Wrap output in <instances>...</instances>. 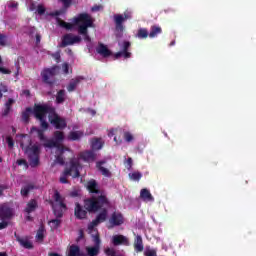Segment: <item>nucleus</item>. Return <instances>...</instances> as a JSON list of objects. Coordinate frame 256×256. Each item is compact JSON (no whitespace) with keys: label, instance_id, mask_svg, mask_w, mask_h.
<instances>
[{"label":"nucleus","instance_id":"obj_1","mask_svg":"<svg viewBox=\"0 0 256 256\" xmlns=\"http://www.w3.org/2000/svg\"><path fill=\"white\" fill-rule=\"evenodd\" d=\"M35 115L37 121L40 122L41 129H43L44 131H47V129H49L47 115L49 122L51 123V125H53V127H55V129L67 128V120L59 116V114L57 113V109L49 103H46V106H36Z\"/></svg>","mask_w":256,"mask_h":256},{"label":"nucleus","instance_id":"obj_2","mask_svg":"<svg viewBox=\"0 0 256 256\" xmlns=\"http://www.w3.org/2000/svg\"><path fill=\"white\" fill-rule=\"evenodd\" d=\"M105 205H109V201L106 196L101 195L98 197H92L84 201L85 209H83V206L77 202L75 204L74 215L76 219H85V217H87V211L89 213H97V211L102 209V207H105Z\"/></svg>","mask_w":256,"mask_h":256},{"label":"nucleus","instance_id":"obj_3","mask_svg":"<svg viewBox=\"0 0 256 256\" xmlns=\"http://www.w3.org/2000/svg\"><path fill=\"white\" fill-rule=\"evenodd\" d=\"M73 25L78 27L79 35H83L84 41L91 43V36H89V27H93V20L91 15L87 13H80L73 18Z\"/></svg>","mask_w":256,"mask_h":256},{"label":"nucleus","instance_id":"obj_4","mask_svg":"<svg viewBox=\"0 0 256 256\" xmlns=\"http://www.w3.org/2000/svg\"><path fill=\"white\" fill-rule=\"evenodd\" d=\"M63 141H65V133L61 131H55L54 140H46V142L43 143L42 145L46 149H53L54 147H56L57 149H60L61 153H63L64 151H69V149L65 148L64 146H61V143H63Z\"/></svg>","mask_w":256,"mask_h":256},{"label":"nucleus","instance_id":"obj_5","mask_svg":"<svg viewBox=\"0 0 256 256\" xmlns=\"http://www.w3.org/2000/svg\"><path fill=\"white\" fill-rule=\"evenodd\" d=\"M26 152L28 153L30 167H38L39 155H41V145L34 144L32 146H28L26 148Z\"/></svg>","mask_w":256,"mask_h":256},{"label":"nucleus","instance_id":"obj_6","mask_svg":"<svg viewBox=\"0 0 256 256\" xmlns=\"http://www.w3.org/2000/svg\"><path fill=\"white\" fill-rule=\"evenodd\" d=\"M53 199L56 203H58L53 206L54 215L58 219H61V217H63V211H67V205L65 204L63 198L61 197V194L57 190H55L54 192Z\"/></svg>","mask_w":256,"mask_h":256},{"label":"nucleus","instance_id":"obj_7","mask_svg":"<svg viewBox=\"0 0 256 256\" xmlns=\"http://www.w3.org/2000/svg\"><path fill=\"white\" fill-rule=\"evenodd\" d=\"M59 72V66L55 65L51 68H45L41 72V77L43 80V83H46V85H54L55 84V75Z\"/></svg>","mask_w":256,"mask_h":256},{"label":"nucleus","instance_id":"obj_8","mask_svg":"<svg viewBox=\"0 0 256 256\" xmlns=\"http://www.w3.org/2000/svg\"><path fill=\"white\" fill-rule=\"evenodd\" d=\"M107 215H109V211L107 208L102 209L96 216L94 220L90 224H88V230L93 231L97 225L100 223H105L107 221Z\"/></svg>","mask_w":256,"mask_h":256},{"label":"nucleus","instance_id":"obj_9","mask_svg":"<svg viewBox=\"0 0 256 256\" xmlns=\"http://www.w3.org/2000/svg\"><path fill=\"white\" fill-rule=\"evenodd\" d=\"M81 41V36L74 35L73 33H68L62 37V42L60 43L59 47L63 49L65 47H69V45L81 43Z\"/></svg>","mask_w":256,"mask_h":256},{"label":"nucleus","instance_id":"obj_10","mask_svg":"<svg viewBox=\"0 0 256 256\" xmlns=\"http://www.w3.org/2000/svg\"><path fill=\"white\" fill-rule=\"evenodd\" d=\"M108 229H113V227H121L125 223V217L121 212H113L108 221Z\"/></svg>","mask_w":256,"mask_h":256},{"label":"nucleus","instance_id":"obj_11","mask_svg":"<svg viewBox=\"0 0 256 256\" xmlns=\"http://www.w3.org/2000/svg\"><path fill=\"white\" fill-rule=\"evenodd\" d=\"M15 213L9 204H0V221H11Z\"/></svg>","mask_w":256,"mask_h":256},{"label":"nucleus","instance_id":"obj_12","mask_svg":"<svg viewBox=\"0 0 256 256\" xmlns=\"http://www.w3.org/2000/svg\"><path fill=\"white\" fill-rule=\"evenodd\" d=\"M46 104H47V103H42V104H41V103H38V104L35 103L34 106H33V108L27 107V108L25 109V111L22 112V115H21L22 121H23L24 123H29V119H30V117H31V114L34 115L35 119H37V116H36V114H35V109H36L37 107H45Z\"/></svg>","mask_w":256,"mask_h":256},{"label":"nucleus","instance_id":"obj_13","mask_svg":"<svg viewBox=\"0 0 256 256\" xmlns=\"http://www.w3.org/2000/svg\"><path fill=\"white\" fill-rule=\"evenodd\" d=\"M64 175H69L70 177H73V179L81 177V174L79 172V163L71 161L70 167L65 169Z\"/></svg>","mask_w":256,"mask_h":256},{"label":"nucleus","instance_id":"obj_14","mask_svg":"<svg viewBox=\"0 0 256 256\" xmlns=\"http://www.w3.org/2000/svg\"><path fill=\"white\" fill-rule=\"evenodd\" d=\"M120 47H121L122 51L117 52L114 55L115 59H119L120 57H124V59H130L131 52H129V48L131 47V42L124 41Z\"/></svg>","mask_w":256,"mask_h":256},{"label":"nucleus","instance_id":"obj_15","mask_svg":"<svg viewBox=\"0 0 256 256\" xmlns=\"http://www.w3.org/2000/svg\"><path fill=\"white\" fill-rule=\"evenodd\" d=\"M112 243L115 247H118L119 245H126L129 246V239L125 237L124 235H114L112 237Z\"/></svg>","mask_w":256,"mask_h":256},{"label":"nucleus","instance_id":"obj_16","mask_svg":"<svg viewBox=\"0 0 256 256\" xmlns=\"http://www.w3.org/2000/svg\"><path fill=\"white\" fill-rule=\"evenodd\" d=\"M96 52L98 53V55H101V57H104L105 59H107V57H111V55H112L111 50H109L107 45H105L103 43L98 44V46L96 48Z\"/></svg>","mask_w":256,"mask_h":256},{"label":"nucleus","instance_id":"obj_17","mask_svg":"<svg viewBox=\"0 0 256 256\" xmlns=\"http://www.w3.org/2000/svg\"><path fill=\"white\" fill-rule=\"evenodd\" d=\"M39 207V203L35 199H31L26 204L25 213L31 215V213L35 212V210Z\"/></svg>","mask_w":256,"mask_h":256},{"label":"nucleus","instance_id":"obj_18","mask_svg":"<svg viewBox=\"0 0 256 256\" xmlns=\"http://www.w3.org/2000/svg\"><path fill=\"white\" fill-rule=\"evenodd\" d=\"M81 157L83 159V161H87L88 163H93V161H95V159H97V155L95 154V152L93 150H88L85 151L81 154Z\"/></svg>","mask_w":256,"mask_h":256},{"label":"nucleus","instance_id":"obj_19","mask_svg":"<svg viewBox=\"0 0 256 256\" xmlns=\"http://www.w3.org/2000/svg\"><path fill=\"white\" fill-rule=\"evenodd\" d=\"M81 80H83V77H81V76H78V77L72 79L67 86V91L69 93H73V91H75V89H77V85H79V83H81Z\"/></svg>","mask_w":256,"mask_h":256},{"label":"nucleus","instance_id":"obj_20","mask_svg":"<svg viewBox=\"0 0 256 256\" xmlns=\"http://www.w3.org/2000/svg\"><path fill=\"white\" fill-rule=\"evenodd\" d=\"M163 33V29L159 25H152L150 27V32H149V38L150 39H155V37L161 35Z\"/></svg>","mask_w":256,"mask_h":256},{"label":"nucleus","instance_id":"obj_21","mask_svg":"<svg viewBox=\"0 0 256 256\" xmlns=\"http://www.w3.org/2000/svg\"><path fill=\"white\" fill-rule=\"evenodd\" d=\"M36 132L38 135V139L43 142V143H47V141H50V139H47V137H45V132L43 129H39L37 127H32L31 128V133Z\"/></svg>","mask_w":256,"mask_h":256},{"label":"nucleus","instance_id":"obj_22","mask_svg":"<svg viewBox=\"0 0 256 256\" xmlns=\"http://www.w3.org/2000/svg\"><path fill=\"white\" fill-rule=\"evenodd\" d=\"M140 198L142 199V201H155V198H153L151 192L146 188H143L140 191Z\"/></svg>","mask_w":256,"mask_h":256},{"label":"nucleus","instance_id":"obj_23","mask_svg":"<svg viewBox=\"0 0 256 256\" xmlns=\"http://www.w3.org/2000/svg\"><path fill=\"white\" fill-rule=\"evenodd\" d=\"M105 165V161H98L96 163L97 169L104 175V177H111V171L109 169L103 167Z\"/></svg>","mask_w":256,"mask_h":256},{"label":"nucleus","instance_id":"obj_24","mask_svg":"<svg viewBox=\"0 0 256 256\" xmlns=\"http://www.w3.org/2000/svg\"><path fill=\"white\" fill-rule=\"evenodd\" d=\"M143 238L141 236H136V239L134 241V250L136 253H141L143 251Z\"/></svg>","mask_w":256,"mask_h":256},{"label":"nucleus","instance_id":"obj_25","mask_svg":"<svg viewBox=\"0 0 256 256\" xmlns=\"http://www.w3.org/2000/svg\"><path fill=\"white\" fill-rule=\"evenodd\" d=\"M91 148L93 151H99L103 149V142H101V138H93L91 140Z\"/></svg>","mask_w":256,"mask_h":256},{"label":"nucleus","instance_id":"obj_26","mask_svg":"<svg viewBox=\"0 0 256 256\" xmlns=\"http://www.w3.org/2000/svg\"><path fill=\"white\" fill-rule=\"evenodd\" d=\"M67 256H81V248L75 244L69 247Z\"/></svg>","mask_w":256,"mask_h":256},{"label":"nucleus","instance_id":"obj_27","mask_svg":"<svg viewBox=\"0 0 256 256\" xmlns=\"http://www.w3.org/2000/svg\"><path fill=\"white\" fill-rule=\"evenodd\" d=\"M16 241H18V243L24 247V249H33V243H31V241H29L27 238H20L17 237Z\"/></svg>","mask_w":256,"mask_h":256},{"label":"nucleus","instance_id":"obj_28","mask_svg":"<svg viewBox=\"0 0 256 256\" xmlns=\"http://www.w3.org/2000/svg\"><path fill=\"white\" fill-rule=\"evenodd\" d=\"M33 189H35V185L34 184H26L25 186L22 187L20 193L22 195V197H28L29 193H31V191H33Z\"/></svg>","mask_w":256,"mask_h":256},{"label":"nucleus","instance_id":"obj_29","mask_svg":"<svg viewBox=\"0 0 256 256\" xmlns=\"http://www.w3.org/2000/svg\"><path fill=\"white\" fill-rule=\"evenodd\" d=\"M15 103V100L13 98H9L8 101L5 103V109L2 112L3 117H7L9 113H11V107Z\"/></svg>","mask_w":256,"mask_h":256},{"label":"nucleus","instance_id":"obj_30","mask_svg":"<svg viewBox=\"0 0 256 256\" xmlns=\"http://www.w3.org/2000/svg\"><path fill=\"white\" fill-rule=\"evenodd\" d=\"M114 21L116 24V28L120 29V31H123V22L125 21V18L121 14H117L114 16Z\"/></svg>","mask_w":256,"mask_h":256},{"label":"nucleus","instance_id":"obj_31","mask_svg":"<svg viewBox=\"0 0 256 256\" xmlns=\"http://www.w3.org/2000/svg\"><path fill=\"white\" fill-rule=\"evenodd\" d=\"M87 189L90 193L99 194V188L97 186V181H95V180H91L88 182Z\"/></svg>","mask_w":256,"mask_h":256},{"label":"nucleus","instance_id":"obj_32","mask_svg":"<svg viewBox=\"0 0 256 256\" xmlns=\"http://www.w3.org/2000/svg\"><path fill=\"white\" fill-rule=\"evenodd\" d=\"M83 135L84 134L82 131H71L69 133L68 139H70V141H79Z\"/></svg>","mask_w":256,"mask_h":256},{"label":"nucleus","instance_id":"obj_33","mask_svg":"<svg viewBox=\"0 0 256 256\" xmlns=\"http://www.w3.org/2000/svg\"><path fill=\"white\" fill-rule=\"evenodd\" d=\"M56 103L61 105L65 103V90H59L56 95Z\"/></svg>","mask_w":256,"mask_h":256},{"label":"nucleus","instance_id":"obj_34","mask_svg":"<svg viewBox=\"0 0 256 256\" xmlns=\"http://www.w3.org/2000/svg\"><path fill=\"white\" fill-rule=\"evenodd\" d=\"M99 249H100L99 246H92V247H87L86 251H87V254L89 256H98L99 255Z\"/></svg>","mask_w":256,"mask_h":256},{"label":"nucleus","instance_id":"obj_35","mask_svg":"<svg viewBox=\"0 0 256 256\" xmlns=\"http://www.w3.org/2000/svg\"><path fill=\"white\" fill-rule=\"evenodd\" d=\"M137 37L138 39H147V37H149V31L147 30V28L138 29Z\"/></svg>","mask_w":256,"mask_h":256},{"label":"nucleus","instance_id":"obj_36","mask_svg":"<svg viewBox=\"0 0 256 256\" xmlns=\"http://www.w3.org/2000/svg\"><path fill=\"white\" fill-rule=\"evenodd\" d=\"M36 239L37 241H43V239H45V228H43V226H41L36 234Z\"/></svg>","mask_w":256,"mask_h":256},{"label":"nucleus","instance_id":"obj_37","mask_svg":"<svg viewBox=\"0 0 256 256\" xmlns=\"http://www.w3.org/2000/svg\"><path fill=\"white\" fill-rule=\"evenodd\" d=\"M130 179H132V181H140L141 177H143V174H141V172L136 171L133 173L129 174Z\"/></svg>","mask_w":256,"mask_h":256},{"label":"nucleus","instance_id":"obj_38","mask_svg":"<svg viewBox=\"0 0 256 256\" xmlns=\"http://www.w3.org/2000/svg\"><path fill=\"white\" fill-rule=\"evenodd\" d=\"M58 25H60V27H63L64 29H67V30L73 29V24L69 22H65L61 19L58 20Z\"/></svg>","mask_w":256,"mask_h":256},{"label":"nucleus","instance_id":"obj_39","mask_svg":"<svg viewBox=\"0 0 256 256\" xmlns=\"http://www.w3.org/2000/svg\"><path fill=\"white\" fill-rule=\"evenodd\" d=\"M1 63H3V59H2L1 56H0V73H1L2 75H11V70H9V69H7V68L1 66Z\"/></svg>","mask_w":256,"mask_h":256},{"label":"nucleus","instance_id":"obj_40","mask_svg":"<svg viewBox=\"0 0 256 256\" xmlns=\"http://www.w3.org/2000/svg\"><path fill=\"white\" fill-rule=\"evenodd\" d=\"M60 151V154L58 156H56V163H58L59 165H65V159L63 158V153L64 152H61V149H59Z\"/></svg>","mask_w":256,"mask_h":256},{"label":"nucleus","instance_id":"obj_41","mask_svg":"<svg viewBox=\"0 0 256 256\" xmlns=\"http://www.w3.org/2000/svg\"><path fill=\"white\" fill-rule=\"evenodd\" d=\"M63 5V9H69L73 5V0H58Z\"/></svg>","mask_w":256,"mask_h":256},{"label":"nucleus","instance_id":"obj_42","mask_svg":"<svg viewBox=\"0 0 256 256\" xmlns=\"http://www.w3.org/2000/svg\"><path fill=\"white\" fill-rule=\"evenodd\" d=\"M0 47H7V35L0 33Z\"/></svg>","mask_w":256,"mask_h":256},{"label":"nucleus","instance_id":"obj_43","mask_svg":"<svg viewBox=\"0 0 256 256\" xmlns=\"http://www.w3.org/2000/svg\"><path fill=\"white\" fill-rule=\"evenodd\" d=\"M93 242H94V247L101 248V238L99 237V234H96L93 236Z\"/></svg>","mask_w":256,"mask_h":256},{"label":"nucleus","instance_id":"obj_44","mask_svg":"<svg viewBox=\"0 0 256 256\" xmlns=\"http://www.w3.org/2000/svg\"><path fill=\"white\" fill-rule=\"evenodd\" d=\"M124 139L127 143H131V141H133V134L131 132H125Z\"/></svg>","mask_w":256,"mask_h":256},{"label":"nucleus","instance_id":"obj_45","mask_svg":"<svg viewBox=\"0 0 256 256\" xmlns=\"http://www.w3.org/2000/svg\"><path fill=\"white\" fill-rule=\"evenodd\" d=\"M6 142L8 144L9 149H13V147H15V141H13V138L11 136H8L6 138Z\"/></svg>","mask_w":256,"mask_h":256},{"label":"nucleus","instance_id":"obj_46","mask_svg":"<svg viewBox=\"0 0 256 256\" xmlns=\"http://www.w3.org/2000/svg\"><path fill=\"white\" fill-rule=\"evenodd\" d=\"M144 255L145 256H157V250H155V249H147L144 252Z\"/></svg>","mask_w":256,"mask_h":256},{"label":"nucleus","instance_id":"obj_47","mask_svg":"<svg viewBox=\"0 0 256 256\" xmlns=\"http://www.w3.org/2000/svg\"><path fill=\"white\" fill-rule=\"evenodd\" d=\"M105 254L107 256H116L117 252H115V249H113V248H106L105 249Z\"/></svg>","mask_w":256,"mask_h":256},{"label":"nucleus","instance_id":"obj_48","mask_svg":"<svg viewBox=\"0 0 256 256\" xmlns=\"http://www.w3.org/2000/svg\"><path fill=\"white\" fill-rule=\"evenodd\" d=\"M19 7V3L15 2L13 0L8 2V8L9 9H17Z\"/></svg>","mask_w":256,"mask_h":256},{"label":"nucleus","instance_id":"obj_49","mask_svg":"<svg viewBox=\"0 0 256 256\" xmlns=\"http://www.w3.org/2000/svg\"><path fill=\"white\" fill-rule=\"evenodd\" d=\"M17 165H24V167L26 168V169H28L29 168V164L27 163V160H25V159H18L17 160Z\"/></svg>","mask_w":256,"mask_h":256},{"label":"nucleus","instance_id":"obj_50","mask_svg":"<svg viewBox=\"0 0 256 256\" xmlns=\"http://www.w3.org/2000/svg\"><path fill=\"white\" fill-rule=\"evenodd\" d=\"M7 227H9L8 220H1V222H0V231H2V229H7Z\"/></svg>","mask_w":256,"mask_h":256},{"label":"nucleus","instance_id":"obj_51","mask_svg":"<svg viewBox=\"0 0 256 256\" xmlns=\"http://www.w3.org/2000/svg\"><path fill=\"white\" fill-rule=\"evenodd\" d=\"M62 69L64 75H69V63L65 62L64 64H62Z\"/></svg>","mask_w":256,"mask_h":256},{"label":"nucleus","instance_id":"obj_52","mask_svg":"<svg viewBox=\"0 0 256 256\" xmlns=\"http://www.w3.org/2000/svg\"><path fill=\"white\" fill-rule=\"evenodd\" d=\"M45 11H46V9L44 8L43 5H38V7H37L38 15H45Z\"/></svg>","mask_w":256,"mask_h":256},{"label":"nucleus","instance_id":"obj_53","mask_svg":"<svg viewBox=\"0 0 256 256\" xmlns=\"http://www.w3.org/2000/svg\"><path fill=\"white\" fill-rule=\"evenodd\" d=\"M50 223H52L53 227H55V229H57V227H59V225H61V221L59 219H53L50 221Z\"/></svg>","mask_w":256,"mask_h":256},{"label":"nucleus","instance_id":"obj_54","mask_svg":"<svg viewBox=\"0 0 256 256\" xmlns=\"http://www.w3.org/2000/svg\"><path fill=\"white\" fill-rule=\"evenodd\" d=\"M67 177H69V175H65V172H64L63 176L60 177V183H63V184L69 183V180H67Z\"/></svg>","mask_w":256,"mask_h":256},{"label":"nucleus","instance_id":"obj_55","mask_svg":"<svg viewBox=\"0 0 256 256\" xmlns=\"http://www.w3.org/2000/svg\"><path fill=\"white\" fill-rule=\"evenodd\" d=\"M126 167L128 169H131V167H133V158L129 157L127 160H126Z\"/></svg>","mask_w":256,"mask_h":256},{"label":"nucleus","instance_id":"obj_56","mask_svg":"<svg viewBox=\"0 0 256 256\" xmlns=\"http://www.w3.org/2000/svg\"><path fill=\"white\" fill-rule=\"evenodd\" d=\"M52 57L55 59L57 63L61 61V54L59 52L54 53Z\"/></svg>","mask_w":256,"mask_h":256},{"label":"nucleus","instance_id":"obj_57","mask_svg":"<svg viewBox=\"0 0 256 256\" xmlns=\"http://www.w3.org/2000/svg\"><path fill=\"white\" fill-rule=\"evenodd\" d=\"M102 6L101 5H95L91 8V11L93 12H97V11H101Z\"/></svg>","mask_w":256,"mask_h":256},{"label":"nucleus","instance_id":"obj_58","mask_svg":"<svg viewBox=\"0 0 256 256\" xmlns=\"http://www.w3.org/2000/svg\"><path fill=\"white\" fill-rule=\"evenodd\" d=\"M19 69H21V65H19V63H16V72L14 74L15 77H19Z\"/></svg>","mask_w":256,"mask_h":256},{"label":"nucleus","instance_id":"obj_59","mask_svg":"<svg viewBox=\"0 0 256 256\" xmlns=\"http://www.w3.org/2000/svg\"><path fill=\"white\" fill-rule=\"evenodd\" d=\"M124 21H127V19H131V13L129 12H124Z\"/></svg>","mask_w":256,"mask_h":256},{"label":"nucleus","instance_id":"obj_60","mask_svg":"<svg viewBox=\"0 0 256 256\" xmlns=\"http://www.w3.org/2000/svg\"><path fill=\"white\" fill-rule=\"evenodd\" d=\"M5 189H7V186L0 184V197L3 195V191H5Z\"/></svg>","mask_w":256,"mask_h":256},{"label":"nucleus","instance_id":"obj_61","mask_svg":"<svg viewBox=\"0 0 256 256\" xmlns=\"http://www.w3.org/2000/svg\"><path fill=\"white\" fill-rule=\"evenodd\" d=\"M65 52H66L67 55H69L70 57H73V50H71V48L66 49Z\"/></svg>","mask_w":256,"mask_h":256},{"label":"nucleus","instance_id":"obj_62","mask_svg":"<svg viewBox=\"0 0 256 256\" xmlns=\"http://www.w3.org/2000/svg\"><path fill=\"white\" fill-rule=\"evenodd\" d=\"M23 95H25L26 97H31V91L23 90Z\"/></svg>","mask_w":256,"mask_h":256},{"label":"nucleus","instance_id":"obj_63","mask_svg":"<svg viewBox=\"0 0 256 256\" xmlns=\"http://www.w3.org/2000/svg\"><path fill=\"white\" fill-rule=\"evenodd\" d=\"M113 135H115V133H113V130H111V131L108 133V137H113Z\"/></svg>","mask_w":256,"mask_h":256},{"label":"nucleus","instance_id":"obj_64","mask_svg":"<svg viewBox=\"0 0 256 256\" xmlns=\"http://www.w3.org/2000/svg\"><path fill=\"white\" fill-rule=\"evenodd\" d=\"M0 256H7V252H0Z\"/></svg>","mask_w":256,"mask_h":256}]
</instances>
